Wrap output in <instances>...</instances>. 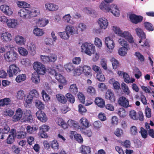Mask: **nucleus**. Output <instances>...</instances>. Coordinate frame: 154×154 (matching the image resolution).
Instances as JSON below:
<instances>
[{"label": "nucleus", "mask_w": 154, "mask_h": 154, "mask_svg": "<svg viewBox=\"0 0 154 154\" xmlns=\"http://www.w3.org/2000/svg\"><path fill=\"white\" fill-rule=\"evenodd\" d=\"M58 35L61 38L64 40H68L70 37L69 35L66 30L64 32H59Z\"/></svg>", "instance_id": "48"}, {"label": "nucleus", "mask_w": 154, "mask_h": 154, "mask_svg": "<svg viewBox=\"0 0 154 154\" xmlns=\"http://www.w3.org/2000/svg\"><path fill=\"white\" fill-rule=\"evenodd\" d=\"M99 8L101 10L106 13L110 12L112 9L111 5L107 4L104 2L101 3L99 5Z\"/></svg>", "instance_id": "20"}, {"label": "nucleus", "mask_w": 154, "mask_h": 154, "mask_svg": "<svg viewBox=\"0 0 154 154\" xmlns=\"http://www.w3.org/2000/svg\"><path fill=\"white\" fill-rule=\"evenodd\" d=\"M127 41L124 38H119L118 42L121 47H130Z\"/></svg>", "instance_id": "41"}, {"label": "nucleus", "mask_w": 154, "mask_h": 154, "mask_svg": "<svg viewBox=\"0 0 154 154\" xmlns=\"http://www.w3.org/2000/svg\"><path fill=\"white\" fill-rule=\"evenodd\" d=\"M25 97L24 91L22 90H20L17 93L16 97L17 100H22Z\"/></svg>", "instance_id": "45"}, {"label": "nucleus", "mask_w": 154, "mask_h": 154, "mask_svg": "<svg viewBox=\"0 0 154 154\" xmlns=\"http://www.w3.org/2000/svg\"><path fill=\"white\" fill-rule=\"evenodd\" d=\"M82 67V72L84 75L89 78H91L92 76V70L91 67L89 66L85 65L81 66Z\"/></svg>", "instance_id": "14"}, {"label": "nucleus", "mask_w": 154, "mask_h": 154, "mask_svg": "<svg viewBox=\"0 0 154 154\" xmlns=\"http://www.w3.org/2000/svg\"><path fill=\"white\" fill-rule=\"evenodd\" d=\"M56 97L57 100L62 103H65L66 102V100L65 97L61 94H57L56 95Z\"/></svg>", "instance_id": "47"}, {"label": "nucleus", "mask_w": 154, "mask_h": 154, "mask_svg": "<svg viewBox=\"0 0 154 154\" xmlns=\"http://www.w3.org/2000/svg\"><path fill=\"white\" fill-rule=\"evenodd\" d=\"M113 69H117L119 66V64L118 61L114 58H112L110 59Z\"/></svg>", "instance_id": "51"}, {"label": "nucleus", "mask_w": 154, "mask_h": 154, "mask_svg": "<svg viewBox=\"0 0 154 154\" xmlns=\"http://www.w3.org/2000/svg\"><path fill=\"white\" fill-rule=\"evenodd\" d=\"M80 122L82 127L84 128L88 127L90 126L89 122L87 119L83 117L80 120Z\"/></svg>", "instance_id": "37"}, {"label": "nucleus", "mask_w": 154, "mask_h": 154, "mask_svg": "<svg viewBox=\"0 0 154 154\" xmlns=\"http://www.w3.org/2000/svg\"><path fill=\"white\" fill-rule=\"evenodd\" d=\"M116 113L120 118H124L127 115V113L125 110L122 108L118 109L116 110Z\"/></svg>", "instance_id": "32"}, {"label": "nucleus", "mask_w": 154, "mask_h": 154, "mask_svg": "<svg viewBox=\"0 0 154 154\" xmlns=\"http://www.w3.org/2000/svg\"><path fill=\"white\" fill-rule=\"evenodd\" d=\"M40 74L36 72H33L32 75L31 80L35 84H38L40 82Z\"/></svg>", "instance_id": "26"}, {"label": "nucleus", "mask_w": 154, "mask_h": 154, "mask_svg": "<svg viewBox=\"0 0 154 154\" xmlns=\"http://www.w3.org/2000/svg\"><path fill=\"white\" fill-rule=\"evenodd\" d=\"M87 93L91 96L94 95L96 93V91L95 88L92 86H90L86 89Z\"/></svg>", "instance_id": "50"}, {"label": "nucleus", "mask_w": 154, "mask_h": 154, "mask_svg": "<svg viewBox=\"0 0 154 154\" xmlns=\"http://www.w3.org/2000/svg\"><path fill=\"white\" fill-rule=\"evenodd\" d=\"M112 30L117 35L124 38L130 43H135L133 37L131 34L127 31H123L119 27L114 26H112Z\"/></svg>", "instance_id": "2"}, {"label": "nucleus", "mask_w": 154, "mask_h": 154, "mask_svg": "<svg viewBox=\"0 0 154 154\" xmlns=\"http://www.w3.org/2000/svg\"><path fill=\"white\" fill-rule=\"evenodd\" d=\"M119 122V118L116 116H112L110 119V124L113 126L117 125Z\"/></svg>", "instance_id": "54"}, {"label": "nucleus", "mask_w": 154, "mask_h": 154, "mask_svg": "<svg viewBox=\"0 0 154 154\" xmlns=\"http://www.w3.org/2000/svg\"><path fill=\"white\" fill-rule=\"evenodd\" d=\"M5 60L8 62H13L17 58L18 54L14 50L6 52L4 56Z\"/></svg>", "instance_id": "6"}, {"label": "nucleus", "mask_w": 154, "mask_h": 154, "mask_svg": "<svg viewBox=\"0 0 154 154\" xmlns=\"http://www.w3.org/2000/svg\"><path fill=\"white\" fill-rule=\"evenodd\" d=\"M137 35L141 39H145L146 38V35L143 30L140 28L137 27L135 29Z\"/></svg>", "instance_id": "36"}, {"label": "nucleus", "mask_w": 154, "mask_h": 154, "mask_svg": "<svg viewBox=\"0 0 154 154\" xmlns=\"http://www.w3.org/2000/svg\"><path fill=\"white\" fill-rule=\"evenodd\" d=\"M121 87L123 92L125 95H129L131 91L127 84L124 82H122L121 84Z\"/></svg>", "instance_id": "35"}, {"label": "nucleus", "mask_w": 154, "mask_h": 154, "mask_svg": "<svg viewBox=\"0 0 154 154\" xmlns=\"http://www.w3.org/2000/svg\"><path fill=\"white\" fill-rule=\"evenodd\" d=\"M130 49V47H121L118 49V54L121 56H125L127 54L128 51Z\"/></svg>", "instance_id": "24"}, {"label": "nucleus", "mask_w": 154, "mask_h": 154, "mask_svg": "<svg viewBox=\"0 0 154 154\" xmlns=\"http://www.w3.org/2000/svg\"><path fill=\"white\" fill-rule=\"evenodd\" d=\"M130 21L133 23L137 24L141 22L143 20V17L140 15L134 14H131L129 16Z\"/></svg>", "instance_id": "13"}, {"label": "nucleus", "mask_w": 154, "mask_h": 154, "mask_svg": "<svg viewBox=\"0 0 154 154\" xmlns=\"http://www.w3.org/2000/svg\"><path fill=\"white\" fill-rule=\"evenodd\" d=\"M35 114L38 119L41 122H45L47 121V117L43 112L39 110Z\"/></svg>", "instance_id": "17"}, {"label": "nucleus", "mask_w": 154, "mask_h": 154, "mask_svg": "<svg viewBox=\"0 0 154 154\" xmlns=\"http://www.w3.org/2000/svg\"><path fill=\"white\" fill-rule=\"evenodd\" d=\"M124 82L127 83H133L135 82V79L133 78H131L129 75L125 73L123 76Z\"/></svg>", "instance_id": "43"}, {"label": "nucleus", "mask_w": 154, "mask_h": 154, "mask_svg": "<svg viewBox=\"0 0 154 154\" xmlns=\"http://www.w3.org/2000/svg\"><path fill=\"white\" fill-rule=\"evenodd\" d=\"M17 51L20 55L23 56H26L28 54L27 50L25 48L22 47H18L17 48Z\"/></svg>", "instance_id": "34"}, {"label": "nucleus", "mask_w": 154, "mask_h": 154, "mask_svg": "<svg viewBox=\"0 0 154 154\" xmlns=\"http://www.w3.org/2000/svg\"><path fill=\"white\" fill-rule=\"evenodd\" d=\"M14 114V111L10 109H7L3 112V114L6 116H12Z\"/></svg>", "instance_id": "61"}, {"label": "nucleus", "mask_w": 154, "mask_h": 154, "mask_svg": "<svg viewBox=\"0 0 154 154\" xmlns=\"http://www.w3.org/2000/svg\"><path fill=\"white\" fill-rule=\"evenodd\" d=\"M26 74H21L18 75L15 79V81L18 83L22 82L26 80Z\"/></svg>", "instance_id": "42"}, {"label": "nucleus", "mask_w": 154, "mask_h": 154, "mask_svg": "<svg viewBox=\"0 0 154 154\" xmlns=\"http://www.w3.org/2000/svg\"><path fill=\"white\" fill-rule=\"evenodd\" d=\"M23 112L20 108L17 109L15 114L12 118V120L14 122H17L23 118Z\"/></svg>", "instance_id": "15"}, {"label": "nucleus", "mask_w": 154, "mask_h": 154, "mask_svg": "<svg viewBox=\"0 0 154 154\" xmlns=\"http://www.w3.org/2000/svg\"><path fill=\"white\" fill-rule=\"evenodd\" d=\"M34 70L35 72L41 75H44L47 71V69L43 64L38 61H35L33 64Z\"/></svg>", "instance_id": "4"}, {"label": "nucleus", "mask_w": 154, "mask_h": 154, "mask_svg": "<svg viewBox=\"0 0 154 154\" xmlns=\"http://www.w3.org/2000/svg\"><path fill=\"white\" fill-rule=\"evenodd\" d=\"M80 149L81 152L82 154H90L91 153V148L89 146L82 145L80 147Z\"/></svg>", "instance_id": "31"}, {"label": "nucleus", "mask_w": 154, "mask_h": 154, "mask_svg": "<svg viewBox=\"0 0 154 154\" xmlns=\"http://www.w3.org/2000/svg\"><path fill=\"white\" fill-rule=\"evenodd\" d=\"M78 109L79 112L82 115L85 113L87 111L86 108L83 105L80 104L78 106Z\"/></svg>", "instance_id": "64"}, {"label": "nucleus", "mask_w": 154, "mask_h": 154, "mask_svg": "<svg viewBox=\"0 0 154 154\" xmlns=\"http://www.w3.org/2000/svg\"><path fill=\"white\" fill-rule=\"evenodd\" d=\"M20 68L15 64L10 65L7 70V72L10 77H12L14 75H16L20 72Z\"/></svg>", "instance_id": "7"}, {"label": "nucleus", "mask_w": 154, "mask_h": 154, "mask_svg": "<svg viewBox=\"0 0 154 154\" xmlns=\"http://www.w3.org/2000/svg\"><path fill=\"white\" fill-rule=\"evenodd\" d=\"M97 79L100 82H104L105 80L104 75L102 73V71L97 72L96 75Z\"/></svg>", "instance_id": "52"}, {"label": "nucleus", "mask_w": 154, "mask_h": 154, "mask_svg": "<svg viewBox=\"0 0 154 154\" xmlns=\"http://www.w3.org/2000/svg\"><path fill=\"white\" fill-rule=\"evenodd\" d=\"M49 23V20L45 18H40L36 19V24L39 27H43L46 26Z\"/></svg>", "instance_id": "21"}, {"label": "nucleus", "mask_w": 154, "mask_h": 154, "mask_svg": "<svg viewBox=\"0 0 154 154\" xmlns=\"http://www.w3.org/2000/svg\"><path fill=\"white\" fill-rule=\"evenodd\" d=\"M45 33L44 30L37 27L34 29L33 30V33L36 36H41L43 35Z\"/></svg>", "instance_id": "29"}, {"label": "nucleus", "mask_w": 154, "mask_h": 154, "mask_svg": "<svg viewBox=\"0 0 154 154\" xmlns=\"http://www.w3.org/2000/svg\"><path fill=\"white\" fill-rule=\"evenodd\" d=\"M112 9L111 13L115 17H118L120 15V11L117 5L114 4H111Z\"/></svg>", "instance_id": "23"}, {"label": "nucleus", "mask_w": 154, "mask_h": 154, "mask_svg": "<svg viewBox=\"0 0 154 154\" xmlns=\"http://www.w3.org/2000/svg\"><path fill=\"white\" fill-rule=\"evenodd\" d=\"M11 100L9 98H5L0 100V106H3L10 104Z\"/></svg>", "instance_id": "46"}, {"label": "nucleus", "mask_w": 154, "mask_h": 154, "mask_svg": "<svg viewBox=\"0 0 154 154\" xmlns=\"http://www.w3.org/2000/svg\"><path fill=\"white\" fill-rule=\"evenodd\" d=\"M118 103L119 105L125 108H126L129 106L128 100L123 96L119 97L118 100Z\"/></svg>", "instance_id": "19"}, {"label": "nucleus", "mask_w": 154, "mask_h": 154, "mask_svg": "<svg viewBox=\"0 0 154 154\" xmlns=\"http://www.w3.org/2000/svg\"><path fill=\"white\" fill-rule=\"evenodd\" d=\"M38 129L37 127H32L28 125L26 128V131L28 134H34Z\"/></svg>", "instance_id": "49"}, {"label": "nucleus", "mask_w": 154, "mask_h": 154, "mask_svg": "<svg viewBox=\"0 0 154 154\" xmlns=\"http://www.w3.org/2000/svg\"><path fill=\"white\" fill-rule=\"evenodd\" d=\"M129 115L131 119L134 120H137L138 117L136 112L134 110H131L129 113Z\"/></svg>", "instance_id": "59"}, {"label": "nucleus", "mask_w": 154, "mask_h": 154, "mask_svg": "<svg viewBox=\"0 0 154 154\" xmlns=\"http://www.w3.org/2000/svg\"><path fill=\"white\" fill-rule=\"evenodd\" d=\"M14 40L15 43L20 46L24 45L26 43V38L20 35L15 36Z\"/></svg>", "instance_id": "12"}, {"label": "nucleus", "mask_w": 154, "mask_h": 154, "mask_svg": "<svg viewBox=\"0 0 154 154\" xmlns=\"http://www.w3.org/2000/svg\"><path fill=\"white\" fill-rule=\"evenodd\" d=\"M94 102L99 107L102 108L105 107V101L101 97H96L95 99Z\"/></svg>", "instance_id": "25"}, {"label": "nucleus", "mask_w": 154, "mask_h": 154, "mask_svg": "<svg viewBox=\"0 0 154 154\" xmlns=\"http://www.w3.org/2000/svg\"><path fill=\"white\" fill-rule=\"evenodd\" d=\"M109 83L112 85L114 88L116 90H119L120 88L119 83L117 81H116L114 78H111L109 81Z\"/></svg>", "instance_id": "30"}, {"label": "nucleus", "mask_w": 154, "mask_h": 154, "mask_svg": "<svg viewBox=\"0 0 154 154\" xmlns=\"http://www.w3.org/2000/svg\"><path fill=\"white\" fill-rule=\"evenodd\" d=\"M25 135H23L24 137ZM22 135H9L7 139V143L8 144H11L14 141V138L17 137L18 138L22 137Z\"/></svg>", "instance_id": "38"}, {"label": "nucleus", "mask_w": 154, "mask_h": 154, "mask_svg": "<svg viewBox=\"0 0 154 154\" xmlns=\"http://www.w3.org/2000/svg\"><path fill=\"white\" fill-rule=\"evenodd\" d=\"M0 10L4 14L8 16H11L13 11L10 6L7 4H3L0 6Z\"/></svg>", "instance_id": "9"}, {"label": "nucleus", "mask_w": 154, "mask_h": 154, "mask_svg": "<svg viewBox=\"0 0 154 154\" xmlns=\"http://www.w3.org/2000/svg\"><path fill=\"white\" fill-rule=\"evenodd\" d=\"M80 49L82 53L90 56L94 54L95 51V47L94 45L88 42L82 43Z\"/></svg>", "instance_id": "3"}, {"label": "nucleus", "mask_w": 154, "mask_h": 154, "mask_svg": "<svg viewBox=\"0 0 154 154\" xmlns=\"http://www.w3.org/2000/svg\"><path fill=\"white\" fill-rule=\"evenodd\" d=\"M49 129L48 126L43 125L41 126L39 128L40 135H45V132L48 131Z\"/></svg>", "instance_id": "44"}, {"label": "nucleus", "mask_w": 154, "mask_h": 154, "mask_svg": "<svg viewBox=\"0 0 154 154\" xmlns=\"http://www.w3.org/2000/svg\"><path fill=\"white\" fill-rule=\"evenodd\" d=\"M55 78L59 82L65 85L66 84V79L60 74H57L55 75Z\"/></svg>", "instance_id": "39"}, {"label": "nucleus", "mask_w": 154, "mask_h": 154, "mask_svg": "<svg viewBox=\"0 0 154 154\" xmlns=\"http://www.w3.org/2000/svg\"><path fill=\"white\" fill-rule=\"evenodd\" d=\"M104 42L107 47V52L109 53H112L116 45L114 40L111 37L108 36L105 38Z\"/></svg>", "instance_id": "5"}, {"label": "nucleus", "mask_w": 154, "mask_h": 154, "mask_svg": "<svg viewBox=\"0 0 154 154\" xmlns=\"http://www.w3.org/2000/svg\"><path fill=\"white\" fill-rule=\"evenodd\" d=\"M105 98L111 102H113L115 101V98L114 94L111 90H108L106 92L105 95Z\"/></svg>", "instance_id": "22"}, {"label": "nucleus", "mask_w": 154, "mask_h": 154, "mask_svg": "<svg viewBox=\"0 0 154 154\" xmlns=\"http://www.w3.org/2000/svg\"><path fill=\"white\" fill-rule=\"evenodd\" d=\"M69 91L72 93L76 94L78 92V88L75 84L71 85L69 88Z\"/></svg>", "instance_id": "60"}, {"label": "nucleus", "mask_w": 154, "mask_h": 154, "mask_svg": "<svg viewBox=\"0 0 154 154\" xmlns=\"http://www.w3.org/2000/svg\"><path fill=\"white\" fill-rule=\"evenodd\" d=\"M32 118L31 116V112L30 110H26L23 112V118L27 119L28 120Z\"/></svg>", "instance_id": "56"}, {"label": "nucleus", "mask_w": 154, "mask_h": 154, "mask_svg": "<svg viewBox=\"0 0 154 154\" xmlns=\"http://www.w3.org/2000/svg\"><path fill=\"white\" fill-rule=\"evenodd\" d=\"M56 122L59 126H61L64 129H66L68 127V125L62 118H57L56 120Z\"/></svg>", "instance_id": "27"}, {"label": "nucleus", "mask_w": 154, "mask_h": 154, "mask_svg": "<svg viewBox=\"0 0 154 154\" xmlns=\"http://www.w3.org/2000/svg\"><path fill=\"white\" fill-rule=\"evenodd\" d=\"M82 70L81 66L77 67L76 68L74 69L72 73L73 76H78L82 74Z\"/></svg>", "instance_id": "40"}, {"label": "nucleus", "mask_w": 154, "mask_h": 154, "mask_svg": "<svg viewBox=\"0 0 154 154\" xmlns=\"http://www.w3.org/2000/svg\"><path fill=\"white\" fill-rule=\"evenodd\" d=\"M65 30L67 32L69 35H73L78 33V31L77 28L74 26L68 25L66 26Z\"/></svg>", "instance_id": "16"}, {"label": "nucleus", "mask_w": 154, "mask_h": 154, "mask_svg": "<svg viewBox=\"0 0 154 154\" xmlns=\"http://www.w3.org/2000/svg\"><path fill=\"white\" fill-rule=\"evenodd\" d=\"M54 42L50 38H45L44 41V44L47 46H51L54 45Z\"/></svg>", "instance_id": "62"}, {"label": "nucleus", "mask_w": 154, "mask_h": 154, "mask_svg": "<svg viewBox=\"0 0 154 154\" xmlns=\"http://www.w3.org/2000/svg\"><path fill=\"white\" fill-rule=\"evenodd\" d=\"M35 106L36 108L40 109H43L44 108V105L41 101L36 100L35 101Z\"/></svg>", "instance_id": "63"}, {"label": "nucleus", "mask_w": 154, "mask_h": 154, "mask_svg": "<svg viewBox=\"0 0 154 154\" xmlns=\"http://www.w3.org/2000/svg\"><path fill=\"white\" fill-rule=\"evenodd\" d=\"M144 39H141L140 40L139 43L140 45L143 47L148 48L149 47V42L147 39L144 40Z\"/></svg>", "instance_id": "53"}, {"label": "nucleus", "mask_w": 154, "mask_h": 154, "mask_svg": "<svg viewBox=\"0 0 154 154\" xmlns=\"http://www.w3.org/2000/svg\"><path fill=\"white\" fill-rule=\"evenodd\" d=\"M45 7L46 10L50 11H55L58 9V5L49 2H47L45 4Z\"/></svg>", "instance_id": "18"}, {"label": "nucleus", "mask_w": 154, "mask_h": 154, "mask_svg": "<svg viewBox=\"0 0 154 154\" xmlns=\"http://www.w3.org/2000/svg\"><path fill=\"white\" fill-rule=\"evenodd\" d=\"M99 27L101 29L105 30L108 26L109 22L107 18L102 17L99 18L97 21Z\"/></svg>", "instance_id": "8"}, {"label": "nucleus", "mask_w": 154, "mask_h": 154, "mask_svg": "<svg viewBox=\"0 0 154 154\" xmlns=\"http://www.w3.org/2000/svg\"><path fill=\"white\" fill-rule=\"evenodd\" d=\"M27 47L29 50L31 52L32 54L34 55L35 54L36 48L35 43L33 42H30L28 43Z\"/></svg>", "instance_id": "28"}, {"label": "nucleus", "mask_w": 154, "mask_h": 154, "mask_svg": "<svg viewBox=\"0 0 154 154\" xmlns=\"http://www.w3.org/2000/svg\"><path fill=\"white\" fill-rule=\"evenodd\" d=\"M12 37L11 33L8 32H5L1 34L0 38L2 42L6 43L11 41Z\"/></svg>", "instance_id": "11"}, {"label": "nucleus", "mask_w": 154, "mask_h": 154, "mask_svg": "<svg viewBox=\"0 0 154 154\" xmlns=\"http://www.w3.org/2000/svg\"><path fill=\"white\" fill-rule=\"evenodd\" d=\"M38 13L37 8L35 7L29 8H22L18 11L17 16L23 20H29L33 17L37 16Z\"/></svg>", "instance_id": "1"}, {"label": "nucleus", "mask_w": 154, "mask_h": 154, "mask_svg": "<svg viewBox=\"0 0 154 154\" xmlns=\"http://www.w3.org/2000/svg\"><path fill=\"white\" fill-rule=\"evenodd\" d=\"M64 67L66 70L68 72L73 71L74 69V66L71 63H69L65 64Z\"/></svg>", "instance_id": "55"}, {"label": "nucleus", "mask_w": 154, "mask_h": 154, "mask_svg": "<svg viewBox=\"0 0 154 154\" xmlns=\"http://www.w3.org/2000/svg\"><path fill=\"white\" fill-rule=\"evenodd\" d=\"M17 6L19 8H31L30 5L24 1H18L17 3Z\"/></svg>", "instance_id": "33"}, {"label": "nucleus", "mask_w": 154, "mask_h": 154, "mask_svg": "<svg viewBox=\"0 0 154 154\" xmlns=\"http://www.w3.org/2000/svg\"><path fill=\"white\" fill-rule=\"evenodd\" d=\"M33 99L29 95H28L26 97L25 99V105L26 107H29V105L31 103Z\"/></svg>", "instance_id": "58"}, {"label": "nucleus", "mask_w": 154, "mask_h": 154, "mask_svg": "<svg viewBox=\"0 0 154 154\" xmlns=\"http://www.w3.org/2000/svg\"><path fill=\"white\" fill-rule=\"evenodd\" d=\"M94 45L96 46L100 49L102 45V43L101 40L98 37H96L95 38L94 41Z\"/></svg>", "instance_id": "57"}, {"label": "nucleus", "mask_w": 154, "mask_h": 154, "mask_svg": "<svg viewBox=\"0 0 154 154\" xmlns=\"http://www.w3.org/2000/svg\"><path fill=\"white\" fill-rule=\"evenodd\" d=\"M19 25L18 20L14 18H9L6 25L9 28L15 29L17 28Z\"/></svg>", "instance_id": "10"}]
</instances>
